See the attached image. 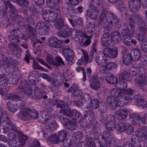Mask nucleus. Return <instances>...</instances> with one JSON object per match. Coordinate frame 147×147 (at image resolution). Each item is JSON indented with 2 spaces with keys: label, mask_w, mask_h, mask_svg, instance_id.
Instances as JSON below:
<instances>
[{
  "label": "nucleus",
  "mask_w": 147,
  "mask_h": 147,
  "mask_svg": "<svg viewBox=\"0 0 147 147\" xmlns=\"http://www.w3.org/2000/svg\"><path fill=\"white\" fill-rule=\"evenodd\" d=\"M5 5L6 7L9 6L10 8L11 18L14 20H18L19 18L18 10L9 1L6 2L5 3Z\"/></svg>",
  "instance_id": "nucleus-13"
},
{
  "label": "nucleus",
  "mask_w": 147,
  "mask_h": 147,
  "mask_svg": "<svg viewBox=\"0 0 147 147\" xmlns=\"http://www.w3.org/2000/svg\"><path fill=\"white\" fill-rule=\"evenodd\" d=\"M99 136L104 139L106 144L109 146L115 147L116 145L115 138L107 131H104L103 135Z\"/></svg>",
  "instance_id": "nucleus-4"
},
{
  "label": "nucleus",
  "mask_w": 147,
  "mask_h": 147,
  "mask_svg": "<svg viewBox=\"0 0 147 147\" xmlns=\"http://www.w3.org/2000/svg\"><path fill=\"white\" fill-rule=\"evenodd\" d=\"M48 140L49 142L53 144L58 143L59 141L58 138L57 137L56 134H53L48 138Z\"/></svg>",
  "instance_id": "nucleus-52"
},
{
  "label": "nucleus",
  "mask_w": 147,
  "mask_h": 147,
  "mask_svg": "<svg viewBox=\"0 0 147 147\" xmlns=\"http://www.w3.org/2000/svg\"><path fill=\"white\" fill-rule=\"evenodd\" d=\"M110 93L116 97L118 102L119 106L122 107L127 103L131 98L123 94L122 90L113 88L110 90Z\"/></svg>",
  "instance_id": "nucleus-2"
},
{
  "label": "nucleus",
  "mask_w": 147,
  "mask_h": 147,
  "mask_svg": "<svg viewBox=\"0 0 147 147\" xmlns=\"http://www.w3.org/2000/svg\"><path fill=\"white\" fill-rule=\"evenodd\" d=\"M48 45L50 47L59 49L62 46L61 41L56 37L53 36L50 38L48 41Z\"/></svg>",
  "instance_id": "nucleus-12"
},
{
  "label": "nucleus",
  "mask_w": 147,
  "mask_h": 147,
  "mask_svg": "<svg viewBox=\"0 0 147 147\" xmlns=\"http://www.w3.org/2000/svg\"><path fill=\"white\" fill-rule=\"evenodd\" d=\"M22 35L20 30L18 28L14 29L10 32V34L8 37L10 41L12 43H17L19 42V39Z\"/></svg>",
  "instance_id": "nucleus-10"
},
{
  "label": "nucleus",
  "mask_w": 147,
  "mask_h": 147,
  "mask_svg": "<svg viewBox=\"0 0 147 147\" xmlns=\"http://www.w3.org/2000/svg\"><path fill=\"white\" fill-rule=\"evenodd\" d=\"M63 53L65 58L68 62H72L74 60V54L73 50L71 49L65 48Z\"/></svg>",
  "instance_id": "nucleus-16"
},
{
  "label": "nucleus",
  "mask_w": 147,
  "mask_h": 147,
  "mask_svg": "<svg viewBox=\"0 0 147 147\" xmlns=\"http://www.w3.org/2000/svg\"><path fill=\"white\" fill-rule=\"evenodd\" d=\"M105 127L106 129L109 131H113L115 128L116 123L113 115H110L107 116Z\"/></svg>",
  "instance_id": "nucleus-11"
},
{
  "label": "nucleus",
  "mask_w": 147,
  "mask_h": 147,
  "mask_svg": "<svg viewBox=\"0 0 147 147\" xmlns=\"http://www.w3.org/2000/svg\"><path fill=\"white\" fill-rule=\"evenodd\" d=\"M16 62V60L10 58L4 59H3L1 60L0 63L6 68L9 67H10L11 68L13 67V70L14 68H16V67L11 65L15 64Z\"/></svg>",
  "instance_id": "nucleus-19"
},
{
  "label": "nucleus",
  "mask_w": 147,
  "mask_h": 147,
  "mask_svg": "<svg viewBox=\"0 0 147 147\" xmlns=\"http://www.w3.org/2000/svg\"><path fill=\"white\" fill-rule=\"evenodd\" d=\"M30 115H31L30 120L38 119V111H37L32 109H30Z\"/></svg>",
  "instance_id": "nucleus-60"
},
{
  "label": "nucleus",
  "mask_w": 147,
  "mask_h": 147,
  "mask_svg": "<svg viewBox=\"0 0 147 147\" xmlns=\"http://www.w3.org/2000/svg\"><path fill=\"white\" fill-rule=\"evenodd\" d=\"M126 126L125 124L122 122H119L117 126V129L120 132H124L126 130Z\"/></svg>",
  "instance_id": "nucleus-53"
},
{
  "label": "nucleus",
  "mask_w": 147,
  "mask_h": 147,
  "mask_svg": "<svg viewBox=\"0 0 147 147\" xmlns=\"http://www.w3.org/2000/svg\"><path fill=\"white\" fill-rule=\"evenodd\" d=\"M132 60V57L130 54H125L123 56V63L125 65H129L131 63Z\"/></svg>",
  "instance_id": "nucleus-41"
},
{
  "label": "nucleus",
  "mask_w": 147,
  "mask_h": 147,
  "mask_svg": "<svg viewBox=\"0 0 147 147\" xmlns=\"http://www.w3.org/2000/svg\"><path fill=\"white\" fill-rule=\"evenodd\" d=\"M7 124L10 127L11 129L13 131L21 134V131H19L15 126L10 121V119L8 117L7 112L1 107H0V124L1 125L5 126V124Z\"/></svg>",
  "instance_id": "nucleus-3"
},
{
  "label": "nucleus",
  "mask_w": 147,
  "mask_h": 147,
  "mask_svg": "<svg viewBox=\"0 0 147 147\" xmlns=\"http://www.w3.org/2000/svg\"><path fill=\"white\" fill-rule=\"evenodd\" d=\"M134 83L136 86L143 87L147 84V78L144 74L136 77L134 79Z\"/></svg>",
  "instance_id": "nucleus-14"
},
{
  "label": "nucleus",
  "mask_w": 147,
  "mask_h": 147,
  "mask_svg": "<svg viewBox=\"0 0 147 147\" xmlns=\"http://www.w3.org/2000/svg\"><path fill=\"white\" fill-rule=\"evenodd\" d=\"M67 134V131L66 130H61L58 132V138L60 142H63L65 139Z\"/></svg>",
  "instance_id": "nucleus-45"
},
{
  "label": "nucleus",
  "mask_w": 147,
  "mask_h": 147,
  "mask_svg": "<svg viewBox=\"0 0 147 147\" xmlns=\"http://www.w3.org/2000/svg\"><path fill=\"white\" fill-rule=\"evenodd\" d=\"M130 74L129 73L125 70H123L120 72L119 74V80L130 81Z\"/></svg>",
  "instance_id": "nucleus-38"
},
{
  "label": "nucleus",
  "mask_w": 147,
  "mask_h": 147,
  "mask_svg": "<svg viewBox=\"0 0 147 147\" xmlns=\"http://www.w3.org/2000/svg\"><path fill=\"white\" fill-rule=\"evenodd\" d=\"M130 54L132 57V60L134 61L139 60L141 56L140 51L136 48L133 49L131 51Z\"/></svg>",
  "instance_id": "nucleus-31"
},
{
  "label": "nucleus",
  "mask_w": 147,
  "mask_h": 147,
  "mask_svg": "<svg viewBox=\"0 0 147 147\" xmlns=\"http://www.w3.org/2000/svg\"><path fill=\"white\" fill-rule=\"evenodd\" d=\"M30 109L28 108L22 109L19 113L20 115L22 120L29 121L30 120Z\"/></svg>",
  "instance_id": "nucleus-24"
},
{
  "label": "nucleus",
  "mask_w": 147,
  "mask_h": 147,
  "mask_svg": "<svg viewBox=\"0 0 147 147\" xmlns=\"http://www.w3.org/2000/svg\"><path fill=\"white\" fill-rule=\"evenodd\" d=\"M103 56V53L98 52L96 53L95 55V59L96 63L98 64L102 59Z\"/></svg>",
  "instance_id": "nucleus-54"
},
{
  "label": "nucleus",
  "mask_w": 147,
  "mask_h": 147,
  "mask_svg": "<svg viewBox=\"0 0 147 147\" xmlns=\"http://www.w3.org/2000/svg\"><path fill=\"white\" fill-rule=\"evenodd\" d=\"M8 139L10 140L9 142V145L10 147H19L18 142L16 140V139L14 137V134L13 133L10 132L9 133L8 135Z\"/></svg>",
  "instance_id": "nucleus-30"
},
{
  "label": "nucleus",
  "mask_w": 147,
  "mask_h": 147,
  "mask_svg": "<svg viewBox=\"0 0 147 147\" xmlns=\"http://www.w3.org/2000/svg\"><path fill=\"white\" fill-rule=\"evenodd\" d=\"M141 71V67L140 66L135 65L131 67L129 73L130 75L134 76L139 74Z\"/></svg>",
  "instance_id": "nucleus-37"
},
{
  "label": "nucleus",
  "mask_w": 147,
  "mask_h": 147,
  "mask_svg": "<svg viewBox=\"0 0 147 147\" xmlns=\"http://www.w3.org/2000/svg\"><path fill=\"white\" fill-rule=\"evenodd\" d=\"M60 1V0H47V4L50 8L55 10H59L60 8L59 4Z\"/></svg>",
  "instance_id": "nucleus-28"
},
{
  "label": "nucleus",
  "mask_w": 147,
  "mask_h": 147,
  "mask_svg": "<svg viewBox=\"0 0 147 147\" xmlns=\"http://www.w3.org/2000/svg\"><path fill=\"white\" fill-rule=\"evenodd\" d=\"M51 115L49 113H46L44 112V114H42V117H39L40 118V120H42V121H47L51 117Z\"/></svg>",
  "instance_id": "nucleus-61"
},
{
  "label": "nucleus",
  "mask_w": 147,
  "mask_h": 147,
  "mask_svg": "<svg viewBox=\"0 0 147 147\" xmlns=\"http://www.w3.org/2000/svg\"><path fill=\"white\" fill-rule=\"evenodd\" d=\"M46 59L47 62L52 65L55 66L58 65L56 62L54 61L53 57L51 55H48Z\"/></svg>",
  "instance_id": "nucleus-56"
},
{
  "label": "nucleus",
  "mask_w": 147,
  "mask_h": 147,
  "mask_svg": "<svg viewBox=\"0 0 147 147\" xmlns=\"http://www.w3.org/2000/svg\"><path fill=\"white\" fill-rule=\"evenodd\" d=\"M19 90L28 96H31L32 94V90L31 85L27 81H23L19 86Z\"/></svg>",
  "instance_id": "nucleus-8"
},
{
  "label": "nucleus",
  "mask_w": 147,
  "mask_h": 147,
  "mask_svg": "<svg viewBox=\"0 0 147 147\" xmlns=\"http://www.w3.org/2000/svg\"><path fill=\"white\" fill-rule=\"evenodd\" d=\"M57 11L49 10V14L50 22H53L61 17V12L60 9L56 10Z\"/></svg>",
  "instance_id": "nucleus-23"
},
{
  "label": "nucleus",
  "mask_w": 147,
  "mask_h": 147,
  "mask_svg": "<svg viewBox=\"0 0 147 147\" xmlns=\"http://www.w3.org/2000/svg\"><path fill=\"white\" fill-rule=\"evenodd\" d=\"M136 135L138 137L144 138L147 137V126H144L138 129L136 132Z\"/></svg>",
  "instance_id": "nucleus-32"
},
{
  "label": "nucleus",
  "mask_w": 147,
  "mask_h": 147,
  "mask_svg": "<svg viewBox=\"0 0 147 147\" xmlns=\"http://www.w3.org/2000/svg\"><path fill=\"white\" fill-rule=\"evenodd\" d=\"M20 135L19 136V145L20 146L24 147L26 142L28 139L27 136L22 134L21 132Z\"/></svg>",
  "instance_id": "nucleus-42"
},
{
  "label": "nucleus",
  "mask_w": 147,
  "mask_h": 147,
  "mask_svg": "<svg viewBox=\"0 0 147 147\" xmlns=\"http://www.w3.org/2000/svg\"><path fill=\"white\" fill-rule=\"evenodd\" d=\"M99 104V100L96 98H94L91 100L90 102L87 105L85 108L90 110H95L98 108Z\"/></svg>",
  "instance_id": "nucleus-26"
},
{
  "label": "nucleus",
  "mask_w": 147,
  "mask_h": 147,
  "mask_svg": "<svg viewBox=\"0 0 147 147\" xmlns=\"http://www.w3.org/2000/svg\"><path fill=\"white\" fill-rule=\"evenodd\" d=\"M38 29L39 33L40 34L44 31H48L50 29L49 27L48 24L43 21H39L37 24L36 30Z\"/></svg>",
  "instance_id": "nucleus-18"
},
{
  "label": "nucleus",
  "mask_w": 147,
  "mask_h": 147,
  "mask_svg": "<svg viewBox=\"0 0 147 147\" xmlns=\"http://www.w3.org/2000/svg\"><path fill=\"white\" fill-rule=\"evenodd\" d=\"M128 111L125 109H122L117 111L114 113L116 118L120 120H124L127 116Z\"/></svg>",
  "instance_id": "nucleus-22"
},
{
  "label": "nucleus",
  "mask_w": 147,
  "mask_h": 147,
  "mask_svg": "<svg viewBox=\"0 0 147 147\" xmlns=\"http://www.w3.org/2000/svg\"><path fill=\"white\" fill-rule=\"evenodd\" d=\"M46 128H49L50 133L55 130L58 127L57 123L55 121L50 120L46 123Z\"/></svg>",
  "instance_id": "nucleus-33"
},
{
  "label": "nucleus",
  "mask_w": 147,
  "mask_h": 147,
  "mask_svg": "<svg viewBox=\"0 0 147 147\" xmlns=\"http://www.w3.org/2000/svg\"><path fill=\"white\" fill-rule=\"evenodd\" d=\"M111 39L112 42L114 41L115 42H119L121 40V33L117 31L113 32L111 34Z\"/></svg>",
  "instance_id": "nucleus-35"
},
{
  "label": "nucleus",
  "mask_w": 147,
  "mask_h": 147,
  "mask_svg": "<svg viewBox=\"0 0 147 147\" xmlns=\"http://www.w3.org/2000/svg\"><path fill=\"white\" fill-rule=\"evenodd\" d=\"M101 42L103 46L105 47L109 46L112 42L110 34L108 32H105L101 37Z\"/></svg>",
  "instance_id": "nucleus-20"
},
{
  "label": "nucleus",
  "mask_w": 147,
  "mask_h": 147,
  "mask_svg": "<svg viewBox=\"0 0 147 147\" xmlns=\"http://www.w3.org/2000/svg\"><path fill=\"white\" fill-rule=\"evenodd\" d=\"M106 80L108 83L111 84H116L118 81V79L116 77L112 75L107 77Z\"/></svg>",
  "instance_id": "nucleus-47"
},
{
  "label": "nucleus",
  "mask_w": 147,
  "mask_h": 147,
  "mask_svg": "<svg viewBox=\"0 0 147 147\" xmlns=\"http://www.w3.org/2000/svg\"><path fill=\"white\" fill-rule=\"evenodd\" d=\"M135 22L134 19L132 18H129L127 19L126 24V27H134Z\"/></svg>",
  "instance_id": "nucleus-64"
},
{
  "label": "nucleus",
  "mask_w": 147,
  "mask_h": 147,
  "mask_svg": "<svg viewBox=\"0 0 147 147\" xmlns=\"http://www.w3.org/2000/svg\"><path fill=\"white\" fill-rule=\"evenodd\" d=\"M131 122L134 125H138L141 123L147 124V113L144 114L142 117L138 114H132L130 115Z\"/></svg>",
  "instance_id": "nucleus-7"
},
{
  "label": "nucleus",
  "mask_w": 147,
  "mask_h": 147,
  "mask_svg": "<svg viewBox=\"0 0 147 147\" xmlns=\"http://www.w3.org/2000/svg\"><path fill=\"white\" fill-rule=\"evenodd\" d=\"M103 55H106L107 57L115 58L118 55V51L115 49H112L109 48L105 49L103 51Z\"/></svg>",
  "instance_id": "nucleus-25"
},
{
  "label": "nucleus",
  "mask_w": 147,
  "mask_h": 147,
  "mask_svg": "<svg viewBox=\"0 0 147 147\" xmlns=\"http://www.w3.org/2000/svg\"><path fill=\"white\" fill-rule=\"evenodd\" d=\"M64 22L63 20L61 18L57 20V22H56L55 25L56 28L59 29H61L63 26Z\"/></svg>",
  "instance_id": "nucleus-59"
},
{
  "label": "nucleus",
  "mask_w": 147,
  "mask_h": 147,
  "mask_svg": "<svg viewBox=\"0 0 147 147\" xmlns=\"http://www.w3.org/2000/svg\"><path fill=\"white\" fill-rule=\"evenodd\" d=\"M13 100H9L7 103L9 109L12 112H15L17 110V107L16 105H14L13 102Z\"/></svg>",
  "instance_id": "nucleus-49"
},
{
  "label": "nucleus",
  "mask_w": 147,
  "mask_h": 147,
  "mask_svg": "<svg viewBox=\"0 0 147 147\" xmlns=\"http://www.w3.org/2000/svg\"><path fill=\"white\" fill-rule=\"evenodd\" d=\"M67 105L66 104L64 103L63 101L58 100L57 103L56 105L57 108H60L61 110L59 111L60 113L71 118L73 116V111H72L69 108H66V106Z\"/></svg>",
  "instance_id": "nucleus-6"
},
{
  "label": "nucleus",
  "mask_w": 147,
  "mask_h": 147,
  "mask_svg": "<svg viewBox=\"0 0 147 147\" xmlns=\"http://www.w3.org/2000/svg\"><path fill=\"white\" fill-rule=\"evenodd\" d=\"M8 99H13V104L16 105L18 109H20L25 106V102L20 97L15 93H11L7 94Z\"/></svg>",
  "instance_id": "nucleus-5"
},
{
  "label": "nucleus",
  "mask_w": 147,
  "mask_h": 147,
  "mask_svg": "<svg viewBox=\"0 0 147 147\" xmlns=\"http://www.w3.org/2000/svg\"><path fill=\"white\" fill-rule=\"evenodd\" d=\"M58 100L57 102H56L55 101L51 100H46L44 102V107L47 109H50L54 106L56 107V105L57 104V103Z\"/></svg>",
  "instance_id": "nucleus-44"
},
{
  "label": "nucleus",
  "mask_w": 147,
  "mask_h": 147,
  "mask_svg": "<svg viewBox=\"0 0 147 147\" xmlns=\"http://www.w3.org/2000/svg\"><path fill=\"white\" fill-rule=\"evenodd\" d=\"M74 115L75 117L74 118L76 120L78 121H80L81 119V116L80 113L75 109L73 110V116Z\"/></svg>",
  "instance_id": "nucleus-62"
},
{
  "label": "nucleus",
  "mask_w": 147,
  "mask_h": 147,
  "mask_svg": "<svg viewBox=\"0 0 147 147\" xmlns=\"http://www.w3.org/2000/svg\"><path fill=\"white\" fill-rule=\"evenodd\" d=\"M126 29L124 28L121 31L122 34H126L130 36L133 35L135 32V27H132L129 28L126 27Z\"/></svg>",
  "instance_id": "nucleus-39"
},
{
  "label": "nucleus",
  "mask_w": 147,
  "mask_h": 147,
  "mask_svg": "<svg viewBox=\"0 0 147 147\" xmlns=\"http://www.w3.org/2000/svg\"><path fill=\"white\" fill-rule=\"evenodd\" d=\"M57 35L63 38H68L69 36L68 33L65 30H61L57 33Z\"/></svg>",
  "instance_id": "nucleus-57"
},
{
  "label": "nucleus",
  "mask_w": 147,
  "mask_h": 147,
  "mask_svg": "<svg viewBox=\"0 0 147 147\" xmlns=\"http://www.w3.org/2000/svg\"><path fill=\"white\" fill-rule=\"evenodd\" d=\"M85 147H96L94 141L92 138L88 137L85 139Z\"/></svg>",
  "instance_id": "nucleus-46"
},
{
  "label": "nucleus",
  "mask_w": 147,
  "mask_h": 147,
  "mask_svg": "<svg viewBox=\"0 0 147 147\" xmlns=\"http://www.w3.org/2000/svg\"><path fill=\"white\" fill-rule=\"evenodd\" d=\"M126 80H119V81L118 83L119 87L121 90H123L125 89L127 87V84L126 82Z\"/></svg>",
  "instance_id": "nucleus-55"
},
{
  "label": "nucleus",
  "mask_w": 147,
  "mask_h": 147,
  "mask_svg": "<svg viewBox=\"0 0 147 147\" xmlns=\"http://www.w3.org/2000/svg\"><path fill=\"white\" fill-rule=\"evenodd\" d=\"M37 74L36 71H33L29 74L28 80L30 82H33L35 81Z\"/></svg>",
  "instance_id": "nucleus-50"
},
{
  "label": "nucleus",
  "mask_w": 147,
  "mask_h": 147,
  "mask_svg": "<svg viewBox=\"0 0 147 147\" xmlns=\"http://www.w3.org/2000/svg\"><path fill=\"white\" fill-rule=\"evenodd\" d=\"M9 47L11 50L13 51V53L18 57L20 55L22 52V50L18 48V46L14 44L9 45Z\"/></svg>",
  "instance_id": "nucleus-36"
},
{
  "label": "nucleus",
  "mask_w": 147,
  "mask_h": 147,
  "mask_svg": "<svg viewBox=\"0 0 147 147\" xmlns=\"http://www.w3.org/2000/svg\"><path fill=\"white\" fill-rule=\"evenodd\" d=\"M136 34L137 38L139 40L142 41L144 40L146 37V33L144 27L141 26L138 27Z\"/></svg>",
  "instance_id": "nucleus-27"
},
{
  "label": "nucleus",
  "mask_w": 147,
  "mask_h": 147,
  "mask_svg": "<svg viewBox=\"0 0 147 147\" xmlns=\"http://www.w3.org/2000/svg\"><path fill=\"white\" fill-rule=\"evenodd\" d=\"M86 15L88 17L92 19H95L98 16V12L95 7H90L86 10Z\"/></svg>",
  "instance_id": "nucleus-29"
},
{
  "label": "nucleus",
  "mask_w": 147,
  "mask_h": 147,
  "mask_svg": "<svg viewBox=\"0 0 147 147\" xmlns=\"http://www.w3.org/2000/svg\"><path fill=\"white\" fill-rule=\"evenodd\" d=\"M77 125L75 123H73L70 121L67 125L65 127L71 130H75L77 127Z\"/></svg>",
  "instance_id": "nucleus-58"
},
{
  "label": "nucleus",
  "mask_w": 147,
  "mask_h": 147,
  "mask_svg": "<svg viewBox=\"0 0 147 147\" xmlns=\"http://www.w3.org/2000/svg\"><path fill=\"white\" fill-rule=\"evenodd\" d=\"M122 40L123 42L126 45L130 46L132 44L135 45L137 43L136 40L133 39L131 36L126 34H122Z\"/></svg>",
  "instance_id": "nucleus-21"
},
{
  "label": "nucleus",
  "mask_w": 147,
  "mask_h": 147,
  "mask_svg": "<svg viewBox=\"0 0 147 147\" xmlns=\"http://www.w3.org/2000/svg\"><path fill=\"white\" fill-rule=\"evenodd\" d=\"M94 112L90 110L86 112L85 117L86 119H88L91 122L94 118Z\"/></svg>",
  "instance_id": "nucleus-51"
},
{
  "label": "nucleus",
  "mask_w": 147,
  "mask_h": 147,
  "mask_svg": "<svg viewBox=\"0 0 147 147\" xmlns=\"http://www.w3.org/2000/svg\"><path fill=\"white\" fill-rule=\"evenodd\" d=\"M8 82V78L4 74H0V86L2 87L6 86Z\"/></svg>",
  "instance_id": "nucleus-43"
},
{
  "label": "nucleus",
  "mask_w": 147,
  "mask_h": 147,
  "mask_svg": "<svg viewBox=\"0 0 147 147\" xmlns=\"http://www.w3.org/2000/svg\"><path fill=\"white\" fill-rule=\"evenodd\" d=\"M100 83L98 78L94 77L90 84V87L92 89L96 90L100 88Z\"/></svg>",
  "instance_id": "nucleus-34"
},
{
  "label": "nucleus",
  "mask_w": 147,
  "mask_h": 147,
  "mask_svg": "<svg viewBox=\"0 0 147 147\" xmlns=\"http://www.w3.org/2000/svg\"><path fill=\"white\" fill-rule=\"evenodd\" d=\"M98 110L100 113L105 112L107 110V107L106 103L104 101H101L98 107Z\"/></svg>",
  "instance_id": "nucleus-48"
},
{
  "label": "nucleus",
  "mask_w": 147,
  "mask_h": 147,
  "mask_svg": "<svg viewBox=\"0 0 147 147\" xmlns=\"http://www.w3.org/2000/svg\"><path fill=\"white\" fill-rule=\"evenodd\" d=\"M107 59V56L103 55L102 59L97 64L100 67L104 68V69H105V70H107L108 63Z\"/></svg>",
  "instance_id": "nucleus-40"
},
{
  "label": "nucleus",
  "mask_w": 147,
  "mask_h": 147,
  "mask_svg": "<svg viewBox=\"0 0 147 147\" xmlns=\"http://www.w3.org/2000/svg\"><path fill=\"white\" fill-rule=\"evenodd\" d=\"M82 52L83 55L78 60L77 64L81 65L84 63L85 65H86L88 62H91L93 58V54L91 53L89 55L87 51L84 50H82Z\"/></svg>",
  "instance_id": "nucleus-9"
},
{
  "label": "nucleus",
  "mask_w": 147,
  "mask_h": 147,
  "mask_svg": "<svg viewBox=\"0 0 147 147\" xmlns=\"http://www.w3.org/2000/svg\"><path fill=\"white\" fill-rule=\"evenodd\" d=\"M107 103L111 108L114 110L116 109L119 106L117 99L113 95L108 96L107 98Z\"/></svg>",
  "instance_id": "nucleus-15"
},
{
  "label": "nucleus",
  "mask_w": 147,
  "mask_h": 147,
  "mask_svg": "<svg viewBox=\"0 0 147 147\" xmlns=\"http://www.w3.org/2000/svg\"><path fill=\"white\" fill-rule=\"evenodd\" d=\"M99 19L101 23L107 21L109 24L114 27L119 28L121 26L117 17L112 13L107 11L104 9L101 10Z\"/></svg>",
  "instance_id": "nucleus-1"
},
{
  "label": "nucleus",
  "mask_w": 147,
  "mask_h": 147,
  "mask_svg": "<svg viewBox=\"0 0 147 147\" xmlns=\"http://www.w3.org/2000/svg\"><path fill=\"white\" fill-rule=\"evenodd\" d=\"M140 0H129L128 6L130 10L133 12L138 10L140 8Z\"/></svg>",
  "instance_id": "nucleus-17"
},
{
  "label": "nucleus",
  "mask_w": 147,
  "mask_h": 147,
  "mask_svg": "<svg viewBox=\"0 0 147 147\" xmlns=\"http://www.w3.org/2000/svg\"><path fill=\"white\" fill-rule=\"evenodd\" d=\"M81 97L82 99L85 101L88 102V100L90 101L91 99L90 95L88 93H84L82 94L81 95Z\"/></svg>",
  "instance_id": "nucleus-63"
}]
</instances>
